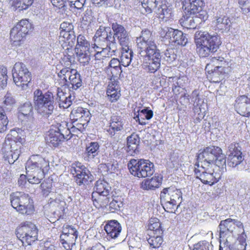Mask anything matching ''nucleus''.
Masks as SVG:
<instances>
[{
    "mask_svg": "<svg viewBox=\"0 0 250 250\" xmlns=\"http://www.w3.org/2000/svg\"><path fill=\"white\" fill-rule=\"evenodd\" d=\"M196 50L200 57L205 58L216 52L221 44L220 37L206 31H197L194 34Z\"/></svg>",
    "mask_w": 250,
    "mask_h": 250,
    "instance_id": "nucleus-1",
    "label": "nucleus"
},
{
    "mask_svg": "<svg viewBox=\"0 0 250 250\" xmlns=\"http://www.w3.org/2000/svg\"><path fill=\"white\" fill-rule=\"evenodd\" d=\"M33 102L38 112L45 117L51 115L56 106L53 93L48 91L43 94L39 89L34 92Z\"/></svg>",
    "mask_w": 250,
    "mask_h": 250,
    "instance_id": "nucleus-2",
    "label": "nucleus"
},
{
    "mask_svg": "<svg viewBox=\"0 0 250 250\" xmlns=\"http://www.w3.org/2000/svg\"><path fill=\"white\" fill-rule=\"evenodd\" d=\"M11 206L19 213L31 215L34 211L33 201L29 195L23 192H16L10 195Z\"/></svg>",
    "mask_w": 250,
    "mask_h": 250,
    "instance_id": "nucleus-3",
    "label": "nucleus"
},
{
    "mask_svg": "<svg viewBox=\"0 0 250 250\" xmlns=\"http://www.w3.org/2000/svg\"><path fill=\"white\" fill-rule=\"evenodd\" d=\"M127 167L131 174L139 178L150 176L154 172L153 164L146 160L131 159Z\"/></svg>",
    "mask_w": 250,
    "mask_h": 250,
    "instance_id": "nucleus-4",
    "label": "nucleus"
},
{
    "mask_svg": "<svg viewBox=\"0 0 250 250\" xmlns=\"http://www.w3.org/2000/svg\"><path fill=\"white\" fill-rule=\"evenodd\" d=\"M136 43L137 47L140 49L139 51L140 56L160 51L157 48L154 37L149 30H143L141 35L137 38Z\"/></svg>",
    "mask_w": 250,
    "mask_h": 250,
    "instance_id": "nucleus-5",
    "label": "nucleus"
},
{
    "mask_svg": "<svg viewBox=\"0 0 250 250\" xmlns=\"http://www.w3.org/2000/svg\"><path fill=\"white\" fill-rule=\"evenodd\" d=\"M14 83L22 89H26L32 80V75L26 65L20 62H16L12 70Z\"/></svg>",
    "mask_w": 250,
    "mask_h": 250,
    "instance_id": "nucleus-6",
    "label": "nucleus"
},
{
    "mask_svg": "<svg viewBox=\"0 0 250 250\" xmlns=\"http://www.w3.org/2000/svg\"><path fill=\"white\" fill-rule=\"evenodd\" d=\"M16 232L17 237L23 245H30L38 238V230L36 225L31 222L21 224Z\"/></svg>",
    "mask_w": 250,
    "mask_h": 250,
    "instance_id": "nucleus-7",
    "label": "nucleus"
},
{
    "mask_svg": "<svg viewBox=\"0 0 250 250\" xmlns=\"http://www.w3.org/2000/svg\"><path fill=\"white\" fill-rule=\"evenodd\" d=\"M32 29V24L28 20L18 22L11 30L10 37L13 46H20L23 43L26 35Z\"/></svg>",
    "mask_w": 250,
    "mask_h": 250,
    "instance_id": "nucleus-8",
    "label": "nucleus"
},
{
    "mask_svg": "<svg viewBox=\"0 0 250 250\" xmlns=\"http://www.w3.org/2000/svg\"><path fill=\"white\" fill-rule=\"evenodd\" d=\"M58 76L60 78L63 77L65 84L67 85L69 88L77 90L82 85L81 75L76 69L64 67L59 72Z\"/></svg>",
    "mask_w": 250,
    "mask_h": 250,
    "instance_id": "nucleus-9",
    "label": "nucleus"
},
{
    "mask_svg": "<svg viewBox=\"0 0 250 250\" xmlns=\"http://www.w3.org/2000/svg\"><path fill=\"white\" fill-rule=\"evenodd\" d=\"M95 188L96 191L99 193L97 208H106L108 206L113 196L112 193H110L111 187L106 181L99 180L96 182Z\"/></svg>",
    "mask_w": 250,
    "mask_h": 250,
    "instance_id": "nucleus-10",
    "label": "nucleus"
},
{
    "mask_svg": "<svg viewBox=\"0 0 250 250\" xmlns=\"http://www.w3.org/2000/svg\"><path fill=\"white\" fill-rule=\"evenodd\" d=\"M49 167V162L39 155H33L26 163L25 168L27 174L44 173Z\"/></svg>",
    "mask_w": 250,
    "mask_h": 250,
    "instance_id": "nucleus-11",
    "label": "nucleus"
},
{
    "mask_svg": "<svg viewBox=\"0 0 250 250\" xmlns=\"http://www.w3.org/2000/svg\"><path fill=\"white\" fill-rule=\"evenodd\" d=\"M158 1L156 0H149L147 3H142V6L147 13L154 12L159 15L160 18L165 19L166 21L171 18L172 11L166 4L158 5Z\"/></svg>",
    "mask_w": 250,
    "mask_h": 250,
    "instance_id": "nucleus-12",
    "label": "nucleus"
},
{
    "mask_svg": "<svg viewBox=\"0 0 250 250\" xmlns=\"http://www.w3.org/2000/svg\"><path fill=\"white\" fill-rule=\"evenodd\" d=\"M20 147L15 141L9 140V138L5 141L1 151L5 160L10 164H13L18 159L21 152Z\"/></svg>",
    "mask_w": 250,
    "mask_h": 250,
    "instance_id": "nucleus-13",
    "label": "nucleus"
},
{
    "mask_svg": "<svg viewBox=\"0 0 250 250\" xmlns=\"http://www.w3.org/2000/svg\"><path fill=\"white\" fill-rule=\"evenodd\" d=\"M71 172L79 186L88 185L94 179L90 171L84 166L81 165V164H79V166L72 167Z\"/></svg>",
    "mask_w": 250,
    "mask_h": 250,
    "instance_id": "nucleus-14",
    "label": "nucleus"
},
{
    "mask_svg": "<svg viewBox=\"0 0 250 250\" xmlns=\"http://www.w3.org/2000/svg\"><path fill=\"white\" fill-rule=\"evenodd\" d=\"M236 227L238 229H242L243 224L238 220L230 218L222 220L219 225L220 238H225L229 236L233 233Z\"/></svg>",
    "mask_w": 250,
    "mask_h": 250,
    "instance_id": "nucleus-15",
    "label": "nucleus"
},
{
    "mask_svg": "<svg viewBox=\"0 0 250 250\" xmlns=\"http://www.w3.org/2000/svg\"><path fill=\"white\" fill-rule=\"evenodd\" d=\"M142 57H144L142 67L147 72L154 73L160 68L161 59L160 51L151 54H145Z\"/></svg>",
    "mask_w": 250,
    "mask_h": 250,
    "instance_id": "nucleus-16",
    "label": "nucleus"
},
{
    "mask_svg": "<svg viewBox=\"0 0 250 250\" xmlns=\"http://www.w3.org/2000/svg\"><path fill=\"white\" fill-rule=\"evenodd\" d=\"M111 28L113 30L112 37H114V42L117 39L122 46L125 47L129 43V36L128 33L125 28L121 24L115 22L111 24Z\"/></svg>",
    "mask_w": 250,
    "mask_h": 250,
    "instance_id": "nucleus-17",
    "label": "nucleus"
},
{
    "mask_svg": "<svg viewBox=\"0 0 250 250\" xmlns=\"http://www.w3.org/2000/svg\"><path fill=\"white\" fill-rule=\"evenodd\" d=\"M125 120L121 116L116 114L111 116L109 128L107 130L111 137L119 135L124 130Z\"/></svg>",
    "mask_w": 250,
    "mask_h": 250,
    "instance_id": "nucleus-18",
    "label": "nucleus"
},
{
    "mask_svg": "<svg viewBox=\"0 0 250 250\" xmlns=\"http://www.w3.org/2000/svg\"><path fill=\"white\" fill-rule=\"evenodd\" d=\"M99 148V144L97 142H92L89 143L86 146L83 154L84 159L89 162H99L98 157Z\"/></svg>",
    "mask_w": 250,
    "mask_h": 250,
    "instance_id": "nucleus-19",
    "label": "nucleus"
},
{
    "mask_svg": "<svg viewBox=\"0 0 250 250\" xmlns=\"http://www.w3.org/2000/svg\"><path fill=\"white\" fill-rule=\"evenodd\" d=\"M237 112L242 116H250V98L245 95L241 96L236 100L235 105Z\"/></svg>",
    "mask_w": 250,
    "mask_h": 250,
    "instance_id": "nucleus-20",
    "label": "nucleus"
},
{
    "mask_svg": "<svg viewBox=\"0 0 250 250\" xmlns=\"http://www.w3.org/2000/svg\"><path fill=\"white\" fill-rule=\"evenodd\" d=\"M94 38V46L96 49H103V48H106L108 50L109 54L112 55V53H114L117 50V46L116 42H114L112 40H109L106 38Z\"/></svg>",
    "mask_w": 250,
    "mask_h": 250,
    "instance_id": "nucleus-21",
    "label": "nucleus"
},
{
    "mask_svg": "<svg viewBox=\"0 0 250 250\" xmlns=\"http://www.w3.org/2000/svg\"><path fill=\"white\" fill-rule=\"evenodd\" d=\"M94 48L95 47L76 46L75 52L81 63L85 65L88 63Z\"/></svg>",
    "mask_w": 250,
    "mask_h": 250,
    "instance_id": "nucleus-22",
    "label": "nucleus"
},
{
    "mask_svg": "<svg viewBox=\"0 0 250 250\" xmlns=\"http://www.w3.org/2000/svg\"><path fill=\"white\" fill-rule=\"evenodd\" d=\"M90 113L87 109L78 107L71 111L70 117L71 121H74V122L88 123L90 119Z\"/></svg>",
    "mask_w": 250,
    "mask_h": 250,
    "instance_id": "nucleus-23",
    "label": "nucleus"
},
{
    "mask_svg": "<svg viewBox=\"0 0 250 250\" xmlns=\"http://www.w3.org/2000/svg\"><path fill=\"white\" fill-rule=\"evenodd\" d=\"M106 94L108 100L111 103L115 102L121 96L120 87L117 81H111L109 83Z\"/></svg>",
    "mask_w": 250,
    "mask_h": 250,
    "instance_id": "nucleus-24",
    "label": "nucleus"
},
{
    "mask_svg": "<svg viewBox=\"0 0 250 250\" xmlns=\"http://www.w3.org/2000/svg\"><path fill=\"white\" fill-rule=\"evenodd\" d=\"M183 7H185V10L188 14L197 13L201 11L204 5V2L203 0H183Z\"/></svg>",
    "mask_w": 250,
    "mask_h": 250,
    "instance_id": "nucleus-25",
    "label": "nucleus"
},
{
    "mask_svg": "<svg viewBox=\"0 0 250 250\" xmlns=\"http://www.w3.org/2000/svg\"><path fill=\"white\" fill-rule=\"evenodd\" d=\"M104 230L109 237L112 239H115L121 233L122 227L117 220H110L105 225Z\"/></svg>",
    "mask_w": 250,
    "mask_h": 250,
    "instance_id": "nucleus-26",
    "label": "nucleus"
},
{
    "mask_svg": "<svg viewBox=\"0 0 250 250\" xmlns=\"http://www.w3.org/2000/svg\"><path fill=\"white\" fill-rule=\"evenodd\" d=\"M225 62L223 57H212L210 60V62L207 65L206 69L208 72L211 71L214 75L218 74V72H222L223 70L222 65Z\"/></svg>",
    "mask_w": 250,
    "mask_h": 250,
    "instance_id": "nucleus-27",
    "label": "nucleus"
},
{
    "mask_svg": "<svg viewBox=\"0 0 250 250\" xmlns=\"http://www.w3.org/2000/svg\"><path fill=\"white\" fill-rule=\"evenodd\" d=\"M57 100L58 101L60 107L67 108L71 104L72 101L74 100L75 96L70 94L68 96H66V94L64 93L60 88L57 89Z\"/></svg>",
    "mask_w": 250,
    "mask_h": 250,
    "instance_id": "nucleus-28",
    "label": "nucleus"
},
{
    "mask_svg": "<svg viewBox=\"0 0 250 250\" xmlns=\"http://www.w3.org/2000/svg\"><path fill=\"white\" fill-rule=\"evenodd\" d=\"M45 140L50 146L56 147L63 141V136L61 135V133L56 132L55 129L51 128L47 132Z\"/></svg>",
    "mask_w": 250,
    "mask_h": 250,
    "instance_id": "nucleus-29",
    "label": "nucleus"
},
{
    "mask_svg": "<svg viewBox=\"0 0 250 250\" xmlns=\"http://www.w3.org/2000/svg\"><path fill=\"white\" fill-rule=\"evenodd\" d=\"M86 1V0H51L53 5L56 6L69 5L71 8L81 9Z\"/></svg>",
    "mask_w": 250,
    "mask_h": 250,
    "instance_id": "nucleus-30",
    "label": "nucleus"
},
{
    "mask_svg": "<svg viewBox=\"0 0 250 250\" xmlns=\"http://www.w3.org/2000/svg\"><path fill=\"white\" fill-rule=\"evenodd\" d=\"M213 23L217 29L223 31H229L231 25L230 19L226 16L216 17Z\"/></svg>",
    "mask_w": 250,
    "mask_h": 250,
    "instance_id": "nucleus-31",
    "label": "nucleus"
},
{
    "mask_svg": "<svg viewBox=\"0 0 250 250\" xmlns=\"http://www.w3.org/2000/svg\"><path fill=\"white\" fill-rule=\"evenodd\" d=\"M33 106L29 102L24 103L18 108V117L23 121L26 119H32L33 116Z\"/></svg>",
    "mask_w": 250,
    "mask_h": 250,
    "instance_id": "nucleus-32",
    "label": "nucleus"
},
{
    "mask_svg": "<svg viewBox=\"0 0 250 250\" xmlns=\"http://www.w3.org/2000/svg\"><path fill=\"white\" fill-rule=\"evenodd\" d=\"M127 153L134 156L139 152L138 146L140 142V138L136 134H132L127 137Z\"/></svg>",
    "mask_w": 250,
    "mask_h": 250,
    "instance_id": "nucleus-33",
    "label": "nucleus"
},
{
    "mask_svg": "<svg viewBox=\"0 0 250 250\" xmlns=\"http://www.w3.org/2000/svg\"><path fill=\"white\" fill-rule=\"evenodd\" d=\"M49 203L50 205L58 208V210L54 212L57 214L59 218L63 215L66 203L61 195H58V197L54 199L50 197Z\"/></svg>",
    "mask_w": 250,
    "mask_h": 250,
    "instance_id": "nucleus-34",
    "label": "nucleus"
},
{
    "mask_svg": "<svg viewBox=\"0 0 250 250\" xmlns=\"http://www.w3.org/2000/svg\"><path fill=\"white\" fill-rule=\"evenodd\" d=\"M189 14H186V15L179 20L181 25L187 29H195L196 28L197 25L199 21V19L197 17L194 16H188Z\"/></svg>",
    "mask_w": 250,
    "mask_h": 250,
    "instance_id": "nucleus-35",
    "label": "nucleus"
},
{
    "mask_svg": "<svg viewBox=\"0 0 250 250\" xmlns=\"http://www.w3.org/2000/svg\"><path fill=\"white\" fill-rule=\"evenodd\" d=\"M122 48L123 52L122 53L120 62L122 65L127 67L132 62L133 52L131 49L129 48L128 45L126 47L122 46Z\"/></svg>",
    "mask_w": 250,
    "mask_h": 250,
    "instance_id": "nucleus-36",
    "label": "nucleus"
},
{
    "mask_svg": "<svg viewBox=\"0 0 250 250\" xmlns=\"http://www.w3.org/2000/svg\"><path fill=\"white\" fill-rule=\"evenodd\" d=\"M161 180L159 177H153L150 179H147L142 183L141 187L144 189L154 190L159 187Z\"/></svg>",
    "mask_w": 250,
    "mask_h": 250,
    "instance_id": "nucleus-37",
    "label": "nucleus"
},
{
    "mask_svg": "<svg viewBox=\"0 0 250 250\" xmlns=\"http://www.w3.org/2000/svg\"><path fill=\"white\" fill-rule=\"evenodd\" d=\"M195 175L196 177L199 178L205 184L212 185L216 182V178L213 175V170H208V171L199 173V174Z\"/></svg>",
    "mask_w": 250,
    "mask_h": 250,
    "instance_id": "nucleus-38",
    "label": "nucleus"
},
{
    "mask_svg": "<svg viewBox=\"0 0 250 250\" xmlns=\"http://www.w3.org/2000/svg\"><path fill=\"white\" fill-rule=\"evenodd\" d=\"M213 162L201 161L197 160V162L195 164L194 172L195 174H199V173H204L205 171L212 170L211 169V166Z\"/></svg>",
    "mask_w": 250,
    "mask_h": 250,
    "instance_id": "nucleus-39",
    "label": "nucleus"
},
{
    "mask_svg": "<svg viewBox=\"0 0 250 250\" xmlns=\"http://www.w3.org/2000/svg\"><path fill=\"white\" fill-rule=\"evenodd\" d=\"M108 51L106 48H103V49H93V52H94V54L92 53V55L95 58V64L98 63V66H103L104 60L106 58V51Z\"/></svg>",
    "mask_w": 250,
    "mask_h": 250,
    "instance_id": "nucleus-40",
    "label": "nucleus"
},
{
    "mask_svg": "<svg viewBox=\"0 0 250 250\" xmlns=\"http://www.w3.org/2000/svg\"><path fill=\"white\" fill-rule=\"evenodd\" d=\"M11 5L15 10H26L33 3L34 0H12Z\"/></svg>",
    "mask_w": 250,
    "mask_h": 250,
    "instance_id": "nucleus-41",
    "label": "nucleus"
},
{
    "mask_svg": "<svg viewBox=\"0 0 250 250\" xmlns=\"http://www.w3.org/2000/svg\"><path fill=\"white\" fill-rule=\"evenodd\" d=\"M171 187L165 188L160 193V200L162 205H164L167 209H171L170 191Z\"/></svg>",
    "mask_w": 250,
    "mask_h": 250,
    "instance_id": "nucleus-42",
    "label": "nucleus"
},
{
    "mask_svg": "<svg viewBox=\"0 0 250 250\" xmlns=\"http://www.w3.org/2000/svg\"><path fill=\"white\" fill-rule=\"evenodd\" d=\"M169 193L171 198L170 202L171 204V209H172L178 203L180 204L181 202L182 194L180 189L173 187H171Z\"/></svg>",
    "mask_w": 250,
    "mask_h": 250,
    "instance_id": "nucleus-43",
    "label": "nucleus"
},
{
    "mask_svg": "<svg viewBox=\"0 0 250 250\" xmlns=\"http://www.w3.org/2000/svg\"><path fill=\"white\" fill-rule=\"evenodd\" d=\"M106 38L109 40L111 39L114 41V37H112V32L111 31L109 27L100 26L99 29L96 31L94 38Z\"/></svg>",
    "mask_w": 250,
    "mask_h": 250,
    "instance_id": "nucleus-44",
    "label": "nucleus"
},
{
    "mask_svg": "<svg viewBox=\"0 0 250 250\" xmlns=\"http://www.w3.org/2000/svg\"><path fill=\"white\" fill-rule=\"evenodd\" d=\"M123 205L122 198L119 196L113 195L108 206L109 210L112 212H114L116 210H120Z\"/></svg>",
    "mask_w": 250,
    "mask_h": 250,
    "instance_id": "nucleus-45",
    "label": "nucleus"
},
{
    "mask_svg": "<svg viewBox=\"0 0 250 250\" xmlns=\"http://www.w3.org/2000/svg\"><path fill=\"white\" fill-rule=\"evenodd\" d=\"M8 123V120L4 107L0 105V133H2L7 130Z\"/></svg>",
    "mask_w": 250,
    "mask_h": 250,
    "instance_id": "nucleus-46",
    "label": "nucleus"
},
{
    "mask_svg": "<svg viewBox=\"0 0 250 250\" xmlns=\"http://www.w3.org/2000/svg\"><path fill=\"white\" fill-rule=\"evenodd\" d=\"M175 38L174 39L173 43L175 45L185 46L188 42V39L186 35L184 34L182 31L177 30Z\"/></svg>",
    "mask_w": 250,
    "mask_h": 250,
    "instance_id": "nucleus-47",
    "label": "nucleus"
},
{
    "mask_svg": "<svg viewBox=\"0 0 250 250\" xmlns=\"http://www.w3.org/2000/svg\"><path fill=\"white\" fill-rule=\"evenodd\" d=\"M244 158L242 156L237 155L234 156L230 155L228 156L227 163L229 167L234 168L240 165L243 161Z\"/></svg>",
    "mask_w": 250,
    "mask_h": 250,
    "instance_id": "nucleus-48",
    "label": "nucleus"
},
{
    "mask_svg": "<svg viewBox=\"0 0 250 250\" xmlns=\"http://www.w3.org/2000/svg\"><path fill=\"white\" fill-rule=\"evenodd\" d=\"M241 147L238 144L231 143L228 146V149L227 151L228 156H236L237 155L242 156Z\"/></svg>",
    "mask_w": 250,
    "mask_h": 250,
    "instance_id": "nucleus-49",
    "label": "nucleus"
},
{
    "mask_svg": "<svg viewBox=\"0 0 250 250\" xmlns=\"http://www.w3.org/2000/svg\"><path fill=\"white\" fill-rule=\"evenodd\" d=\"M7 69L4 66H0V89H3L7 85Z\"/></svg>",
    "mask_w": 250,
    "mask_h": 250,
    "instance_id": "nucleus-50",
    "label": "nucleus"
},
{
    "mask_svg": "<svg viewBox=\"0 0 250 250\" xmlns=\"http://www.w3.org/2000/svg\"><path fill=\"white\" fill-rule=\"evenodd\" d=\"M176 52L174 48L167 49L164 52V59L169 63L173 62L177 58Z\"/></svg>",
    "mask_w": 250,
    "mask_h": 250,
    "instance_id": "nucleus-51",
    "label": "nucleus"
},
{
    "mask_svg": "<svg viewBox=\"0 0 250 250\" xmlns=\"http://www.w3.org/2000/svg\"><path fill=\"white\" fill-rule=\"evenodd\" d=\"M210 152L208 147H206L201 152L198 154L197 160H200L202 162L205 161L208 162H214L213 156L210 155Z\"/></svg>",
    "mask_w": 250,
    "mask_h": 250,
    "instance_id": "nucleus-52",
    "label": "nucleus"
},
{
    "mask_svg": "<svg viewBox=\"0 0 250 250\" xmlns=\"http://www.w3.org/2000/svg\"><path fill=\"white\" fill-rule=\"evenodd\" d=\"M44 173H38L36 174H27L28 181L32 184H38L41 183L44 178Z\"/></svg>",
    "mask_w": 250,
    "mask_h": 250,
    "instance_id": "nucleus-53",
    "label": "nucleus"
},
{
    "mask_svg": "<svg viewBox=\"0 0 250 250\" xmlns=\"http://www.w3.org/2000/svg\"><path fill=\"white\" fill-rule=\"evenodd\" d=\"M147 241L151 247L156 249L161 246L163 239L161 236L157 235L149 237Z\"/></svg>",
    "mask_w": 250,
    "mask_h": 250,
    "instance_id": "nucleus-54",
    "label": "nucleus"
},
{
    "mask_svg": "<svg viewBox=\"0 0 250 250\" xmlns=\"http://www.w3.org/2000/svg\"><path fill=\"white\" fill-rule=\"evenodd\" d=\"M60 36L64 39V42H67L69 45H72L75 41L76 36L74 31L64 32H60Z\"/></svg>",
    "mask_w": 250,
    "mask_h": 250,
    "instance_id": "nucleus-55",
    "label": "nucleus"
},
{
    "mask_svg": "<svg viewBox=\"0 0 250 250\" xmlns=\"http://www.w3.org/2000/svg\"><path fill=\"white\" fill-rule=\"evenodd\" d=\"M106 71L111 81H116L115 78L117 77L122 72L121 66L115 67H108Z\"/></svg>",
    "mask_w": 250,
    "mask_h": 250,
    "instance_id": "nucleus-56",
    "label": "nucleus"
},
{
    "mask_svg": "<svg viewBox=\"0 0 250 250\" xmlns=\"http://www.w3.org/2000/svg\"><path fill=\"white\" fill-rule=\"evenodd\" d=\"M153 116V111L152 110L148 109L147 108H145L140 111L139 114L135 117V119H139V118H141V119L143 120H145V119L149 120L152 118Z\"/></svg>",
    "mask_w": 250,
    "mask_h": 250,
    "instance_id": "nucleus-57",
    "label": "nucleus"
},
{
    "mask_svg": "<svg viewBox=\"0 0 250 250\" xmlns=\"http://www.w3.org/2000/svg\"><path fill=\"white\" fill-rule=\"evenodd\" d=\"M148 229L160 233L161 223L158 219L156 218H151L148 224Z\"/></svg>",
    "mask_w": 250,
    "mask_h": 250,
    "instance_id": "nucleus-58",
    "label": "nucleus"
},
{
    "mask_svg": "<svg viewBox=\"0 0 250 250\" xmlns=\"http://www.w3.org/2000/svg\"><path fill=\"white\" fill-rule=\"evenodd\" d=\"M177 29H174L172 28L166 27L164 29V33L165 34V38L169 40V43H173L174 39L176 35Z\"/></svg>",
    "mask_w": 250,
    "mask_h": 250,
    "instance_id": "nucleus-59",
    "label": "nucleus"
},
{
    "mask_svg": "<svg viewBox=\"0 0 250 250\" xmlns=\"http://www.w3.org/2000/svg\"><path fill=\"white\" fill-rule=\"evenodd\" d=\"M240 229L242 230V232L241 234L238 236L237 240L239 243V246H238V250L240 249H244L246 250L247 243H246V238L247 236L244 232V229L243 228L241 229Z\"/></svg>",
    "mask_w": 250,
    "mask_h": 250,
    "instance_id": "nucleus-60",
    "label": "nucleus"
},
{
    "mask_svg": "<svg viewBox=\"0 0 250 250\" xmlns=\"http://www.w3.org/2000/svg\"><path fill=\"white\" fill-rule=\"evenodd\" d=\"M239 7L243 12L247 14L250 12V0H236Z\"/></svg>",
    "mask_w": 250,
    "mask_h": 250,
    "instance_id": "nucleus-61",
    "label": "nucleus"
},
{
    "mask_svg": "<svg viewBox=\"0 0 250 250\" xmlns=\"http://www.w3.org/2000/svg\"><path fill=\"white\" fill-rule=\"evenodd\" d=\"M23 121L25 122L24 123V126L26 129L29 131H32L36 129L37 127V123L33 116H32V119H26V120H24Z\"/></svg>",
    "mask_w": 250,
    "mask_h": 250,
    "instance_id": "nucleus-62",
    "label": "nucleus"
},
{
    "mask_svg": "<svg viewBox=\"0 0 250 250\" xmlns=\"http://www.w3.org/2000/svg\"><path fill=\"white\" fill-rule=\"evenodd\" d=\"M77 238V237H76L75 236L68 234H62L60 235L61 241H64L66 243H68L74 245H75L76 240Z\"/></svg>",
    "mask_w": 250,
    "mask_h": 250,
    "instance_id": "nucleus-63",
    "label": "nucleus"
},
{
    "mask_svg": "<svg viewBox=\"0 0 250 250\" xmlns=\"http://www.w3.org/2000/svg\"><path fill=\"white\" fill-rule=\"evenodd\" d=\"M209 244L206 241H201L193 246L192 250H208Z\"/></svg>",
    "mask_w": 250,
    "mask_h": 250,
    "instance_id": "nucleus-64",
    "label": "nucleus"
}]
</instances>
